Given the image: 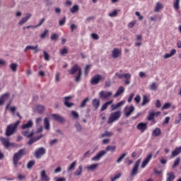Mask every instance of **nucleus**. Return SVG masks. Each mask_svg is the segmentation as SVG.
Here are the masks:
<instances>
[{
    "label": "nucleus",
    "instance_id": "obj_20",
    "mask_svg": "<svg viewBox=\"0 0 181 181\" xmlns=\"http://www.w3.org/2000/svg\"><path fill=\"white\" fill-rule=\"evenodd\" d=\"M35 112L38 114H42L45 112V106L40 105H36L34 106Z\"/></svg>",
    "mask_w": 181,
    "mask_h": 181
},
{
    "label": "nucleus",
    "instance_id": "obj_57",
    "mask_svg": "<svg viewBox=\"0 0 181 181\" xmlns=\"http://www.w3.org/2000/svg\"><path fill=\"white\" fill-rule=\"evenodd\" d=\"M55 83H60V73H57L55 74Z\"/></svg>",
    "mask_w": 181,
    "mask_h": 181
},
{
    "label": "nucleus",
    "instance_id": "obj_27",
    "mask_svg": "<svg viewBox=\"0 0 181 181\" xmlns=\"http://www.w3.org/2000/svg\"><path fill=\"white\" fill-rule=\"evenodd\" d=\"M114 103V100H111L110 101L106 102L105 104H103L100 108V111H105L107 108H108V105H111Z\"/></svg>",
    "mask_w": 181,
    "mask_h": 181
},
{
    "label": "nucleus",
    "instance_id": "obj_23",
    "mask_svg": "<svg viewBox=\"0 0 181 181\" xmlns=\"http://www.w3.org/2000/svg\"><path fill=\"white\" fill-rule=\"evenodd\" d=\"M33 127V122L32 120H29L27 123L23 124L21 126L22 129H29L30 128H32Z\"/></svg>",
    "mask_w": 181,
    "mask_h": 181
},
{
    "label": "nucleus",
    "instance_id": "obj_55",
    "mask_svg": "<svg viewBox=\"0 0 181 181\" xmlns=\"http://www.w3.org/2000/svg\"><path fill=\"white\" fill-rule=\"evenodd\" d=\"M171 105L172 104H170V103H167L163 105V106L162 107V110H168V108H170Z\"/></svg>",
    "mask_w": 181,
    "mask_h": 181
},
{
    "label": "nucleus",
    "instance_id": "obj_18",
    "mask_svg": "<svg viewBox=\"0 0 181 181\" xmlns=\"http://www.w3.org/2000/svg\"><path fill=\"white\" fill-rule=\"evenodd\" d=\"M124 92H125V88H124V86H119L117 88L115 94L113 95L114 98H117V97H119V95H121V94H124Z\"/></svg>",
    "mask_w": 181,
    "mask_h": 181
},
{
    "label": "nucleus",
    "instance_id": "obj_28",
    "mask_svg": "<svg viewBox=\"0 0 181 181\" xmlns=\"http://www.w3.org/2000/svg\"><path fill=\"white\" fill-rule=\"evenodd\" d=\"M176 54V49H173L169 53L164 54L163 57L165 59H170L172 56H175Z\"/></svg>",
    "mask_w": 181,
    "mask_h": 181
},
{
    "label": "nucleus",
    "instance_id": "obj_26",
    "mask_svg": "<svg viewBox=\"0 0 181 181\" xmlns=\"http://www.w3.org/2000/svg\"><path fill=\"white\" fill-rule=\"evenodd\" d=\"M163 9V4L160 2H157L154 8V12H160Z\"/></svg>",
    "mask_w": 181,
    "mask_h": 181
},
{
    "label": "nucleus",
    "instance_id": "obj_41",
    "mask_svg": "<svg viewBox=\"0 0 181 181\" xmlns=\"http://www.w3.org/2000/svg\"><path fill=\"white\" fill-rule=\"evenodd\" d=\"M97 168H98V164H93L86 167V169H88V170H95Z\"/></svg>",
    "mask_w": 181,
    "mask_h": 181
},
{
    "label": "nucleus",
    "instance_id": "obj_40",
    "mask_svg": "<svg viewBox=\"0 0 181 181\" xmlns=\"http://www.w3.org/2000/svg\"><path fill=\"white\" fill-rule=\"evenodd\" d=\"M160 129L156 128L153 131L152 135L153 136H159L160 135Z\"/></svg>",
    "mask_w": 181,
    "mask_h": 181
},
{
    "label": "nucleus",
    "instance_id": "obj_34",
    "mask_svg": "<svg viewBox=\"0 0 181 181\" xmlns=\"http://www.w3.org/2000/svg\"><path fill=\"white\" fill-rule=\"evenodd\" d=\"M10 95H11V94H9L8 93H6L0 96V100L2 102L5 103L6 101V100H8V98H9Z\"/></svg>",
    "mask_w": 181,
    "mask_h": 181
},
{
    "label": "nucleus",
    "instance_id": "obj_49",
    "mask_svg": "<svg viewBox=\"0 0 181 181\" xmlns=\"http://www.w3.org/2000/svg\"><path fill=\"white\" fill-rule=\"evenodd\" d=\"M179 163H180V158H177L173 165V169H175V168H176V166H177Z\"/></svg>",
    "mask_w": 181,
    "mask_h": 181
},
{
    "label": "nucleus",
    "instance_id": "obj_63",
    "mask_svg": "<svg viewBox=\"0 0 181 181\" xmlns=\"http://www.w3.org/2000/svg\"><path fill=\"white\" fill-rule=\"evenodd\" d=\"M71 115L74 117V118H75L76 119H78V113L76 111H72L71 112Z\"/></svg>",
    "mask_w": 181,
    "mask_h": 181
},
{
    "label": "nucleus",
    "instance_id": "obj_5",
    "mask_svg": "<svg viewBox=\"0 0 181 181\" xmlns=\"http://www.w3.org/2000/svg\"><path fill=\"white\" fill-rule=\"evenodd\" d=\"M119 118H121L120 111L112 112L109 117L107 124H112V122H115V121H118Z\"/></svg>",
    "mask_w": 181,
    "mask_h": 181
},
{
    "label": "nucleus",
    "instance_id": "obj_35",
    "mask_svg": "<svg viewBox=\"0 0 181 181\" xmlns=\"http://www.w3.org/2000/svg\"><path fill=\"white\" fill-rule=\"evenodd\" d=\"M76 165H77V161H74L67 168L68 172H73L74 168H76Z\"/></svg>",
    "mask_w": 181,
    "mask_h": 181
},
{
    "label": "nucleus",
    "instance_id": "obj_14",
    "mask_svg": "<svg viewBox=\"0 0 181 181\" xmlns=\"http://www.w3.org/2000/svg\"><path fill=\"white\" fill-rule=\"evenodd\" d=\"M141 164V159H139L136 161L132 173H131V176H135V175H136V173H138V169L139 168V165Z\"/></svg>",
    "mask_w": 181,
    "mask_h": 181
},
{
    "label": "nucleus",
    "instance_id": "obj_21",
    "mask_svg": "<svg viewBox=\"0 0 181 181\" xmlns=\"http://www.w3.org/2000/svg\"><path fill=\"white\" fill-rule=\"evenodd\" d=\"M180 153H181V146L175 148V150L172 151L170 158L173 159V158H175V156H177Z\"/></svg>",
    "mask_w": 181,
    "mask_h": 181
},
{
    "label": "nucleus",
    "instance_id": "obj_58",
    "mask_svg": "<svg viewBox=\"0 0 181 181\" xmlns=\"http://www.w3.org/2000/svg\"><path fill=\"white\" fill-rule=\"evenodd\" d=\"M46 21V18H41V20L40 21L39 23L35 26V28H39V26H42V25H43V23Z\"/></svg>",
    "mask_w": 181,
    "mask_h": 181
},
{
    "label": "nucleus",
    "instance_id": "obj_46",
    "mask_svg": "<svg viewBox=\"0 0 181 181\" xmlns=\"http://www.w3.org/2000/svg\"><path fill=\"white\" fill-rule=\"evenodd\" d=\"M147 119L148 121H153L155 119V113L153 112H149Z\"/></svg>",
    "mask_w": 181,
    "mask_h": 181
},
{
    "label": "nucleus",
    "instance_id": "obj_56",
    "mask_svg": "<svg viewBox=\"0 0 181 181\" xmlns=\"http://www.w3.org/2000/svg\"><path fill=\"white\" fill-rule=\"evenodd\" d=\"M75 127L76 128V131H78V132H80V131H81L82 127H81V124H80V123L77 122L75 124Z\"/></svg>",
    "mask_w": 181,
    "mask_h": 181
},
{
    "label": "nucleus",
    "instance_id": "obj_16",
    "mask_svg": "<svg viewBox=\"0 0 181 181\" xmlns=\"http://www.w3.org/2000/svg\"><path fill=\"white\" fill-rule=\"evenodd\" d=\"M151 159H152V153H149L146 156V159H144V161L142 162V164H141L142 169L146 167V165L149 163Z\"/></svg>",
    "mask_w": 181,
    "mask_h": 181
},
{
    "label": "nucleus",
    "instance_id": "obj_12",
    "mask_svg": "<svg viewBox=\"0 0 181 181\" xmlns=\"http://www.w3.org/2000/svg\"><path fill=\"white\" fill-rule=\"evenodd\" d=\"M0 141L1 142L2 145L5 146L8 149V148H11V146H14L13 143L9 142V139H5L4 137H0Z\"/></svg>",
    "mask_w": 181,
    "mask_h": 181
},
{
    "label": "nucleus",
    "instance_id": "obj_7",
    "mask_svg": "<svg viewBox=\"0 0 181 181\" xmlns=\"http://www.w3.org/2000/svg\"><path fill=\"white\" fill-rule=\"evenodd\" d=\"M104 77L100 74H96L93 76V78L90 79V84L92 86H97V84H99L100 81H103Z\"/></svg>",
    "mask_w": 181,
    "mask_h": 181
},
{
    "label": "nucleus",
    "instance_id": "obj_8",
    "mask_svg": "<svg viewBox=\"0 0 181 181\" xmlns=\"http://www.w3.org/2000/svg\"><path fill=\"white\" fill-rule=\"evenodd\" d=\"M46 154V148L41 147L35 151L34 155L37 159H40L43 155Z\"/></svg>",
    "mask_w": 181,
    "mask_h": 181
},
{
    "label": "nucleus",
    "instance_id": "obj_2",
    "mask_svg": "<svg viewBox=\"0 0 181 181\" xmlns=\"http://www.w3.org/2000/svg\"><path fill=\"white\" fill-rule=\"evenodd\" d=\"M21 121L18 120L16 122L12 123L7 126L6 136H11V135H13V134H15V132L18 129V127H19Z\"/></svg>",
    "mask_w": 181,
    "mask_h": 181
},
{
    "label": "nucleus",
    "instance_id": "obj_39",
    "mask_svg": "<svg viewBox=\"0 0 181 181\" xmlns=\"http://www.w3.org/2000/svg\"><path fill=\"white\" fill-rule=\"evenodd\" d=\"M121 176H122V173L119 172L117 174H116L114 177H111L110 180L111 181L117 180V179H119Z\"/></svg>",
    "mask_w": 181,
    "mask_h": 181
},
{
    "label": "nucleus",
    "instance_id": "obj_9",
    "mask_svg": "<svg viewBox=\"0 0 181 181\" xmlns=\"http://www.w3.org/2000/svg\"><path fill=\"white\" fill-rule=\"evenodd\" d=\"M134 111H135V107H134V105L126 106L124 108V115H125V117H127V118H128L129 117H131V115H132V112H134Z\"/></svg>",
    "mask_w": 181,
    "mask_h": 181
},
{
    "label": "nucleus",
    "instance_id": "obj_42",
    "mask_svg": "<svg viewBox=\"0 0 181 181\" xmlns=\"http://www.w3.org/2000/svg\"><path fill=\"white\" fill-rule=\"evenodd\" d=\"M78 5L76 4L73 6V7L70 9L71 13H76V12H78L79 10Z\"/></svg>",
    "mask_w": 181,
    "mask_h": 181
},
{
    "label": "nucleus",
    "instance_id": "obj_51",
    "mask_svg": "<svg viewBox=\"0 0 181 181\" xmlns=\"http://www.w3.org/2000/svg\"><path fill=\"white\" fill-rule=\"evenodd\" d=\"M43 54H44L45 60L46 62H49V60H50V57L49 56V54L47 53V52L44 51Z\"/></svg>",
    "mask_w": 181,
    "mask_h": 181
},
{
    "label": "nucleus",
    "instance_id": "obj_48",
    "mask_svg": "<svg viewBox=\"0 0 181 181\" xmlns=\"http://www.w3.org/2000/svg\"><path fill=\"white\" fill-rule=\"evenodd\" d=\"M125 156H127V153H123L120 157H119V158L117 160V163H120L122 162Z\"/></svg>",
    "mask_w": 181,
    "mask_h": 181
},
{
    "label": "nucleus",
    "instance_id": "obj_13",
    "mask_svg": "<svg viewBox=\"0 0 181 181\" xmlns=\"http://www.w3.org/2000/svg\"><path fill=\"white\" fill-rule=\"evenodd\" d=\"M30 18H32V13H27L25 14V17H23L20 21L18 22V25L19 26H22L23 25H25V23H26V22H28V21H29V19H30Z\"/></svg>",
    "mask_w": 181,
    "mask_h": 181
},
{
    "label": "nucleus",
    "instance_id": "obj_22",
    "mask_svg": "<svg viewBox=\"0 0 181 181\" xmlns=\"http://www.w3.org/2000/svg\"><path fill=\"white\" fill-rule=\"evenodd\" d=\"M71 98V96H66L64 98V105L68 108H70L74 105V103H69V100Z\"/></svg>",
    "mask_w": 181,
    "mask_h": 181
},
{
    "label": "nucleus",
    "instance_id": "obj_38",
    "mask_svg": "<svg viewBox=\"0 0 181 181\" xmlns=\"http://www.w3.org/2000/svg\"><path fill=\"white\" fill-rule=\"evenodd\" d=\"M180 5V0H174L173 8L175 11H178Z\"/></svg>",
    "mask_w": 181,
    "mask_h": 181
},
{
    "label": "nucleus",
    "instance_id": "obj_33",
    "mask_svg": "<svg viewBox=\"0 0 181 181\" xmlns=\"http://www.w3.org/2000/svg\"><path fill=\"white\" fill-rule=\"evenodd\" d=\"M149 101H151V100L149 99V98L146 95H144L143 96V101H142V103H141V105L144 107L145 105H146V104L149 103Z\"/></svg>",
    "mask_w": 181,
    "mask_h": 181
},
{
    "label": "nucleus",
    "instance_id": "obj_19",
    "mask_svg": "<svg viewBox=\"0 0 181 181\" xmlns=\"http://www.w3.org/2000/svg\"><path fill=\"white\" fill-rule=\"evenodd\" d=\"M175 177H176V175H175V173L170 171L166 174L165 181H174Z\"/></svg>",
    "mask_w": 181,
    "mask_h": 181
},
{
    "label": "nucleus",
    "instance_id": "obj_3",
    "mask_svg": "<svg viewBox=\"0 0 181 181\" xmlns=\"http://www.w3.org/2000/svg\"><path fill=\"white\" fill-rule=\"evenodd\" d=\"M26 155V152L25 149H20L17 153H15L13 157V163L15 168L18 167V162H19L20 159Z\"/></svg>",
    "mask_w": 181,
    "mask_h": 181
},
{
    "label": "nucleus",
    "instance_id": "obj_37",
    "mask_svg": "<svg viewBox=\"0 0 181 181\" xmlns=\"http://www.w3.org/2000/svg\"><path fill=\"white\" fill-rule=\"evenodd\" d=\"M83 173V165H79L78 169L75 171L74 175L76 176H80Z\"/></svg>",
    "mask_w": 181,
    "mask_h": 181
},
{
    "label": "nucleus",
    "instance_id": "obj_50",
    "mask_svg": "<svg viewBox=\"0 0 181 181\" xmlns=\"http://www.w3.org/2000/svg\"><path fill=\"white\" fill-rule=\"evenodd\" d=\"M108 15L110 18H115V16L118 15V11L117 10H115L112 12L110 13Z\"/></svg>",
    "mask_w": 181,
    "mask_h": 181
},
{
    "label": "nucleus",
    "instance_id": "obj_64",
    "mask_svg": "<svg viewBox=\"0 0 181 181\" xmlns=\"http://www.w3.org/2000/svg\"><path fill=\"white\" fill-rule=\"evenodd\" d=\"M92 153L91 152H90V151H86L84 154H83V157L84 158H90V156H91Z\"/></svg>",
    "mask_w": 181,
    "mask_h": 181
},
{
    "label": "nucleus",
    "instance_id": "obj_53",
    "mask_svg": "<svg viewBox=\"0 0 181 181\" xmlns=\"http://www.w3.org/2000/svg\"><path fill=\"white\" fill-rule=\"evenodd\" d=\"M50 39L51 40H57V39H59V35L56 33L52 34Z\"/></svg>",
    "mask_w": 181,
    "mask_h": 181
},
{
    "label": "nucleus",
    "instance_id": "obj_36",
    "mask_svg": "<svg viewBox=\"0 0 181 181\" xmlns=\"http://www.w3.org/2000/svg\"><path fill=\"white\" fill-rule=\"evenodd\" d=\"M149 89L151 91H156V90H158V83H156V82H153L150 86H149Z\"/></svg>",
    "mask_w": 181,
    "mask_h": 181
},
{
    "label": "nucleus",
    "instance_id": "obj_59",
    "mask_svg": "<svg viewBox=\"0 0 181 181\" xmlns=\"http://www.w3.org/2000/svg\"><path fill=\"white\" fill-rule=\"evenodd\" d=\"M62 56H65L66 54H67L69 53L67 48H64L61 50L60 52Z\"/></svg>",
    "mask_w": 181,
    "mask_h": 181
},
{
    "label": "nucleus",
    "instance_id": "obj_44",
    "mask_svg": "<svg viewBox=\"0 0 181 181\" xmlns=\"http://www.w3.org/2000/svg\"><path fill=\"white\" fill-rule=\"evenodd\" d=\"M37 47H38V45H35V46L28 45L25 48L24 52H28V50H35V49H37Z\"/></svg>",
    "mask_w": 181,
    "mask_h": 181
},
{
    "label": "nucleus",
    "instance_id": "obj_52",
    "mask_svg": "<svg viewBox=\"0 0 181 181\" xmlns=\"http://www.w3.org/2000/svg\"><path fill=\"white\" fill-rule=\"evenodd\" d=\"M35 165V160H30L27 164L28 169H32L33 166Z\"/></svg>",
    "mask_w": 181,
    "mask_h": 181
},
{
    "label": "nucleus",
    "instance_id": "obj_43",
    "mask_svg": "<svg viewBox=\"0 0 181 181\" xmlns=\"http://www.w3.org/2000/svg\"><path fill=\"white\" fill-rule=\"evenodd\" d=\"M117 149V146H107L106 147V153L108 152V151H111V152H114L115 151V150Z\"/></svg>",
    "mask_w": 181,
    "mask_h": 181
},
{
    "label": "nucleus",
    "instance_id": "obj_45",
    "mask_svg": "<svg viewBox=\"0 0 181 181\" xmlns=\"http://www.w3.org/2000/svg\"><path fill=\"white\" fill-rule=\"evenodd\" d=\"M88 101H90V98H86L81 103L80 107L81 108H84V107H86L87 103H88Z\"/></svg>",
    "mask_w": 181,
    "mask_h": 181
},
{
    "label": "nucleus",
    "instance_id": "obj_24",
    "mask_svg": "<svg viewBox=\"0 0 181 181\" xmlns=\"http://www.w3.org/2000/svg\"><path fill=\"white\" fill-rule=\"evenodd\" d=\"M40 176H41V180H42V181H49L50 180V177L49 176H47V174H46V170L41 171Z\"/></svg>",
    "mask_w": 181,
    "mask_h": 181
},
{
    "label": "nucleus",
    "instance_id": "obj_10",
    "mask_svg": "<svg viewBox=\"0 0 181 181\" xmlns=\"http://www.w3.org/2000/svg\"><path fill=\"white\" fill-rule=\"evenodd\" d=\"M105 155H107L106 151H100L95 155V156L91 158V160H93V162H98V160H100L101 158L105 156Z\"/></svg>",
    "mask_w": 181,
    "mask_h": 181
},
{
    "label": "nucleus",
    "instance_id": "obj_30",
    "mask_svg": "<svg viewBox=\"0 0 181 181\" xmlns=\"http://www.w3.org/2000/svg\"><path fill=\"white\" fill-rule=\"evenodd\" d=\"M44 127L47 131L50 129V121H49V118L45 117L44 119Z\"/></svg>",
    "mask_w": 181,
    "mask_h": 181
},
{
    "label": "nucleus",
    "instance_id": "obj_6",
    "mask_svg": "<svg viewBox=\"0 0 181 181\" xmlns=\"http://www.w3.org/2000/svg\"><path fill=\"white\" fill-rule=\"evenodd\" d=\"M98 95L100 100H110L112 97V92L101 90L99 92Z\"/></svg>",
    "mask_w": 181,
    "mask_h": 181
},
{
    "label": "nucleus",
    "instance_id": "obj_60",
    "mask_svg": "<svg viewBox=\"0 0 181 181\" xmlns=\"http://www.w3.org/2000/svg\"><path fill=\"white\" fill-rule=\"evenodd\" d=\"M65 23H66V17H63V18L61 21H59V26H63L64 25Z\"/></svg>",
    "mask_w": 181,
    "mask_h": 181
},
{
    "label": "nucleus",
    "instance_id": "obj_62",
    "mask_svg": "<svg viewBox=\"0 0 181 181\" xmlns=\"http://www.w3.org/2000/svg\"><path fill=\"white\" fill-rule=\"evenodd\" d=\"M134 101L136 103V104H139V103H141V95H136V97L134 98Z\"/></svg>",
    "mask_w": 181,
    "mask_h": 181
},
{
    "label": "nucleus",
    "instance_id": "obj_17",
    "mask_svg": "<svg viewBox=\"0 0 181 181\" xmlns=\"http://www.w3.org/2000/svg\"><path fill=\"white\" fill-rule=\"evenodd\" d=\"M147 125H148V124H146V123L140 122L136 126V128H137V129H139V132H145V130L146 129V128H148Z\"/></svg>",
    "mask_w": 181,
    "mask_h": 181
},
{
    "label": "nucleus",
    "instance_id": "obj_4",
    "mask_svg": "<svg viewBox=\"0 0 181 181\" xmlns=\"http://www.w3.org/2000/svg\"><path fill=\"white\" fill-rule=\"evenodd\" d=\"M115 76L119 79L125 78L124 84H126V86L131 84V78L132 77L131 74H119V72H116Z\"/></svg>",
    "mask_w": 181,
    "mask_h": 181
},
{
    "label": "nucleus",
    "instance_id": "obj_61",
    "mask_svg": "<svg viewBox=\"0 0 181 181\" xmlns=\"http://www.w3.org/2000/svg\"><path fill=\"white\" fill-rule=\"evenodd\" d=\"M57 142H59V140H58L57 139L51 140V141H49V145H50L51 146H53V145H56V144H57Z\"/></svg>",
    "mask_w": 181,
    "mask_h": 181
},
{
    "label": "nucleus",
    "instance_id": "obj_54",
    "mask_svg": "<svg viewBox=\"0 0 181 181\" xmlns=\"http://www.w3.org/2000/svg\"><path fill=\"white\" fill-rule=\"evenodd\" d=\"M47 33H49V30H45L40 35V37L41 39H45V37H46V35H47Z\"/></svg>",
    "mask_w": 181,
    "mask_h": 181
},
{
    "label": "nucleus",
    "instance_id": "obj_11",
    "mask_svg": "<svg viewBox=\"0 0 181 181\" xmlns=\"http://www.w3.org/2000/svg\"><path fill=\"white\" fill-rule=\"evenodd\" d=\"M51 115H52V119H54V121L60 122V124H64V122H66V119H64V117H63V116H62L59 114H52Z\"/></svg>",
    "mask_w": 181,
    "mask_h": 181
},
{
    "label": "nucleus",
    "instance_id": "obj_1",
    "mask_svg": "<svg viewBox=\"0 0 181 181\" xmlns=\"http://www.w3.org/2000/svg\"><path fill=\"white\" fill-rule=\"evenodd\" d=\"M69 74H77V76L75 78V81L78 83L81 80V68L78 66V65L75 64L74 66L71 68V69L68 70Z\"/></svg>",
    "mask_w": 181,
    "mask_h": 181
},
{
    "label": "nucleus",
    "instance_id": "obj_32",
    "mask_svg": "<svg viewBox=\"0 0 181 181\" xmlns=\"http://www.w3.org/2000/svg\"><path fill=\"white\" fill-rule=\"evenodd\" d=\"M42 136H43V135H41L40 136H38V137L30 138L28 142V144L32 145L33 144H35V142H36L37 141H39V139H40Z\"/></svg>",
    "mask_w": 181,
    "mask_h": 181
},
{
    "label": "nucleus",
    "instance_id": "obj_31",
    "mask_svg": "<svg viewBox=\"0 0 181 181\" xmlns=\"http://www.w3.org/2000/svg\"><path fill=\"white\" fill-rule=\"evenodd\" d=\"M100 101L99 99L95 98L92 101V105H93L94 108L98 110L100 107Z\"/></svg>",
    "mask_w": 181,
    "mask_h": 181
},
{
    "label": "nucleus",
    "instance_id": "obj_15",
    "mask_svg": "<svg viewBox=\"0 0 181 181\" xmlns=\"http://www.w3.org/2000/svg\"><path fill=\"white\" fill-rule=\"evenodd\" d=\"M122 51L118 48H115L112 51V57L113 59H118L121 56Z\"/></svg>",
    "mask_w": 181,
    "mask_h": 181
},
{
    "label": "nucleus",
    "instance_id": "obj_29",
    "mask_svg": "<svg viewBox=\"0 0 181 181\" xmlns=\"http://www.w3.org/2000/svg\"><path fill=\"white\" fill-rule=\"evenodd\" d=\"M9 69L13 71V73H16L18 71V64L17 63H11L9 64Z\"/></svg>",
    "mask_w": 181,
    "mask_h": 181
},
{
    "label": "nucleus",
    "instance_id": "obj_47",
    "mask_svg": "<svg viewBox=\"0 0 181 181\" xmlns=\"http://www.w3.org/2000/svg\"><path fill=\"white\" fill-rule=\"evenodd\" d=\"M105 136H112V133L110 132H105V133L102 134L100 138H105Z\"/></svg>",
    "mask_w": 181,
    "mask_h": 181
},
{
    "label": "nucleus",
    "instance_id": "obj_25",
    "mask_svg": "<svg viewBox=\"0 0 181 181\" xmlns=\"http://www.w3.org/2000/svg\"><path fill=\"white\" fill-rule=\"evenodd\" d=\"M22 134L26 138H32L33 136V131L30 132L29 130H24L22 132Z\"/></svg>",
    "mask_w": 181,
    "mask_h": 181
}]
</instances>
